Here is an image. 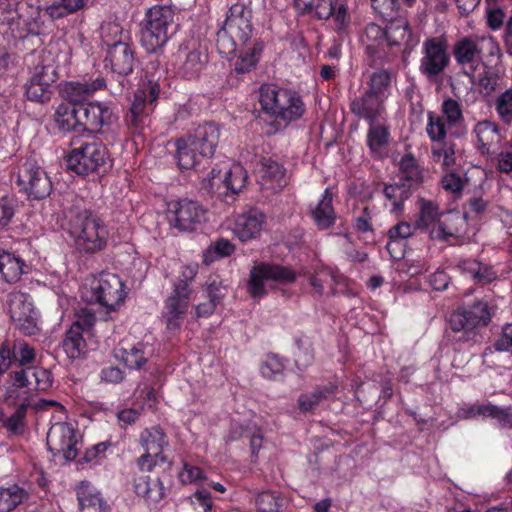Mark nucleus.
<instances>
[{
  "label": "nucleus",
  "instance_id": "f257e3e1",
  "mask_svg": "<svg viewBox=\"0 0 512 512\" xmlns=\"http://www.w3.org/2000/svg\"><path fill=\"white\" fill-rule=\"evenodd\" d=\"M63 229L81 255H95L104 251L109 242V228L101 216L83 205L74 202L64 213Z\"/></svg>",
  "mask_w": 512,
  "mask_h": 512
},
{
  "label": "nucleus",
  "instance_id": "f03ea898",
  "mask_svg": "<svg viewBox=\"0 0 512 512\" xmlns=\"http://www.w3.org/2000/svg\"><path fill=\"white\" fill-rule=\"evenodd\" d=\"M493 315V307L482 300L458 307L448 318V339L454 343H477L480 330L489 325Z\"/></svg>",
  "mask_w": 512,
  "mask_h": 512
},
{
  "label": "nucleus",
  "instance_id": "7ed1b4c3",
  "mask_svg": "<svg viewBox=\"0 0 512 512\" xmlns=\"http://www.w3.org/2000/svg\"><path fill=\"white\" fill-rule=\"evenodd\" d=\"M259 94L261 112L258 117L265 121L267 118L263 116L273 118L277 124H287L301 118L305 111L301 97L295 92L263 85Z\"/></svg>",
  "mask_w": 512,
  "mask_h": 512
},
{
  "label": "nucleus",
  "instance_id": "20e7f679",
  "mask_svg": "<svg viewBox=\"0 0 512 512\" xmlns=\"http://www.w3.org/2000/svg\"><path fill=\"white\" fill-rule=\"evenodd\" d=\"M252 11L237 3L230 7L222 28L217 33V47L221 54L230 55L247 46L253 32Z\"/></svg>",
  "mask_w": 512,
  "mask_h": 512
},
{
  "label": "nucleus",
  "instance_id": "39448f33",
  "mask_svg": "<svg viewBox=\"0 0 512 512\" xmlns=\"http://www.w3.org/2000/svg\"><path fill=\"white\" fill-rule=\"evenodd\" d=\"M220 136L219 127L214 123L198 126L193 132L177 138L174 142L175 157L179 160L190 158H212Z\"/></svg>",
  "mask_w": 512,
  "mask_h": 512
},
{
  "label": "nucleus",
  "instance_id": "423d86ee",
  "mask_svg": "<svg viewBox=\"0 0 512 512\" xmlns=\"http://www.w3.org/2000/svg\"><path fill=\"white\" fill-rule=\"evenodd\" d=\"M174 11L170 6L155 5L151 7L145 18V26L141 31V45L149 53L162 49L173 33Z\"/></svg>",
  "mask_w": 512,
  "mask_h": 512
},
{
  "label": "nucleus",
  "instance_id": "0eeeda50",
  "mask_svg": "<svg viewBox=\"0 0 512 512\" xmlns=\"http://www.w3.org/2000/svg\"><path fill=\"white\" fill-rule=\"evenodd\" d=\"M398 181L393 184H385L383 193L390 202V212L401 214L404 210V203L412 192L419 187L423 181V169L417 162H399Z\"/></svg>",
  "mask_w": 512,
  "mask_h": 512
},
{
  "label": "nucleus",
  "instance_id": "6e6552de",
  "mask_svg": "<svg viewBox=\"0 0 512 512\" xmlns=\"http://www.w3.org/2000/svg\"><path fill=\"white\" fill-rule=\"evenodd\" d=\"M139 443L144 453L136 459V466L141 472H152L157 466L166 465L169 469L171 462L163 453L169 446V438L160 425L145 428L139 435Z\"/></svg>",
  "mask_w": 512,
  "mask_h": 512
},
{
  "label": "nucleus",
  "instance_id": "1a4fd4ad",
  "mask_svg": "<svg viewBox=\"0 0 512 512\" xmlns=\"http://www.w3.org/2000/svg\"><path fill=\"white\" fill-rule=\"evenodd\" d=\"M297 279L296 272L287 266L272 262H259L250 271L248 291L253 298H261L267 294L265 282L290 284Z\"/></svg>",
  "mask_w": 512,
  "mask_h": 512
},
{
  "label": "nucleus",
  "instance_id": "9d476101",
  "mask_svg": "<svg viewBox=\"0 0 512 512\" xmlns=\"http://www.w3.org/2000/svg\"><path fill=\"white\" fill-rule=\"evenodd\" d=\"M91 300L94 303L114 311L125 301L127 292L122 279L114 273L101 272L90 284Z\"/></svg>",
  "mask_w": 512,
  "mask_h": 512
},
{
  "label": "nucleus",
  "instance_id": "9b49d317",
  "mask_svg": "<svg viewBox=\"0 0 512 512\" xmlns=\"http://www.w3.org/2000/svg\"><path fill=\"white\" fill-rule=\"evenodd\" d=\"M207 210L198 202L188 198L168 202L166 217L171 227L187 232L194 231L206 220Z\"/></svg>",
  "mask_w": 512,
  "mask_h": 512
},
{
  "label": "nucleus",
  "instance_id": "f8f14e48",
  "mask_svg": "<svg viewBox=\"0 0 512 512\" xmlns=\"http://www.w3.org/2000/svg\"><path fill=\"white\" fill-rule=\"evenodd\" d=\"M30 295L22 292H13L8 296V313L15 329L24 336H34L40 331L38 314L29 301Z\"/></svg>",
  "mask_w": 512,
  "mask_h": 512
},
{
  "label": "nucleus",
  "instance_id": "ddd939ff",
  "mask_svg": "<svg viewBox=\"0 0 512 512\" xmlns=\"http://www.w3.org/2000/svg\"><path fill=\"white\" fill-rule=\"evenodd\" d=\"M466 216L459 211L449 210L442 214L435 227H432L428 237L432 241L444 243L447 246H461L466 232Z\"/></svg>",
  "mask_w": 512,
  "mask_h": 512
},
{
  "label": "nucleus",
  "instance_id": "4468645a",
  "mask_svg": "<svg viewBox=\"0 0 512 512\" xmlns=\"http://www.w3.org/2000/svg\"><path fill=\"white\" fill-rule=\"evenodd\" d=\"M121 32L119 25L108 23L102 27V39L109 47L107 51L106 61L110 63L113 72L119 75H128L133 71L134 54L127 43L116 41L110 43L109 35Z\"/></svg>",
  "mask_w": 512,
  "mask_h": 512
},
{
  "label": "nucleus",
  "instance_id": "2eb2a0df",
  "mask_svg": "<svg viewBox=\"0 0 512 512\" xmlns=\"http://www.w3.org/2000/svg\"><path fill=\"white\" fill-rule=\"evenodd\" d=\"M37 162H23L18 169L16 183L28 197L41 200L49 196L52 183Z\"/></svg>",
  "mask_w": 512,
  "mask_h": 512
},
{
  "label": "nucleus",
  "instance_id": "dca6fc26",
  "mask_svg": "<svg viewBox=\"0 0 512 512\" xmlns=\"http://www.w3.org/2000/svg\"><path fill=\"white\" fill-rule=\"evenodd\" d=\"M221 170L215 167L211 168L207 176H199L203 189L213 191L218 186V181L225 188V193L231 192L232 195L238 194L245 187L248 180V173L241 162H233L231 167L221 175Z\"/></svg>",
  "mask_w": 512,
  "mask_h": 512
},
{
  "label": "nucleus",
  "instance_id": "f3484780",
  "mask_svg": "<svg viewBox=\"0 0 512 512\" xmlns=\"http://www.w3.org/2000/svg\"><path fill=\"white\" fill-rule=\"evenodd\" d=\"M77 442L75 429L66 422L53 424L46 437L48 450L54 457L62 456L66 461L77 457Z\"/></svg>",
  "mask_w": 512,
  "mask_h": 512
},
{
  "label": "nucleus",
  "instance_id": "a211bd4d",
  "mask_svg": "<svg viewBox=\"0 0 512 512\" xmlns=\"http://www.w3.org/2000/svg\"><path fill=\"white\" fill-rule=\"evenodd\" d=\"M266 224L267 215L256 206H249L235 216L232 232L236 239L245 243L260 238Z\"/></svg>",
  "mask_w": 512,
  "mask_h": 512
},
{
  "label": "nucleus",
  "instance_id": "6ab92c4d",
  "mask_svg": "<svg viewBox=\"0 0 512 512\" xmlns=\"http://www.w3.org/2000/svg\"><path fill=\"white\" fill-rule=\"evenodd\" d=\"M191 289L186 283H176L171 295L164 303V317L166 328L170 331L178 330L190 306Z\"/></svg>",
  "mask_w": 512,
  "mask_h": 512
},
{
  "label": "nucleus",
  "instance_id": "aec40b11",
  "mask_svg": "<svg viewBox=\"0 0 512 512\" xmlns=\"http://www.w3.org/2000/svg\"><path fill=\"white\" fill-rule=\"evenodd\" d=\"M81 127L91 133H101L117 119L112 109L100 102H87L79 106Z\"/></svg>",
  "mask_w": 512,
  "mask_h": 512
},
{
  "label": "nucleus",
  "instance_id": "412c9836",
  "mask_svg": "<svg viewBox=\"0 0 512 512\" xmlns=\"http://www.w3.org/2000/svg\"><path fill=\"white\" fill-rule=\"evenodd\" d=\"M449 56L442 41L430 38L424 42V57L421 59L420 70L429 80H433L448 65Z\"/></svg>",
  "mask_w": 512,
  "mask_h": 512
},
{
  "label": "nucleus",
  "instance_id": "4be33fe9",
  "mask_svg": "<svg viewBox=\"0 0 512 512\" xmlns=\"http://www.w3.org/2000/svg\"><path fill=\"white\" fill-rule=\"evenodd\" d=\"M36 359L35 348L23 339H15L10 347L2 342V374L7 369L31 367Z\"/></svg>",
  "mask_w": 512,
  "mask_h": 512
},
{
  "label": "nucleus",
  "instance_id": "5701e85b",
  "mask_svg": "<svg viewBox=\"0 0 512 512\" xmlns=\"http://www.w3.org/2000/svg\"><path fill=\"white\" fill-rule=\"evenodd\" d=\"M254 173L262 190L276 193L286 185V170L280 162H256Z\"/></svg>",
  "mask_w": 512,
  "mask_h": 512
},
{
  "label": "nucleus",
  "instance_id": "b1692460",
  "mask_svg": "<svg viewBox=\"0 0 512 512\" xmlns=\"http://www.w3.org/2000/svg\"><path fill=\"white\" fill-rule=\"evenodd\" d=\"M474 132L482 155L503 156V151H500L501 136L497 124L490 120L480 121L476 124Z\"/></svg>",
  "mask_w": 512,
  "mask_h": 512
},
{
  "label": "nucleus",
  "instance_id": "393cba45",
  "mask_svg": "<svg viewBox=\"0 0 512 512\" xmlns=\"http://www.w3.org/2000/svg\"><path fill=\"white\" fill-rule=\"evenodd\" d=\"M79 512H112L102 494L89 482L82 481L76 489Z\"/></svg>",
  "mask_w": 512,
  "mask_h": 512
},
{
  "label": "nucleus",
  "instance_id": "a878e982",
  "mask_svg": "<svg viewBox=\"0 0 512 512\" xmlns=\"http://www.w3.org/2000/svg\"><path fill=\"white\" fill-rule=\"evenodd\" d=\"M427 133L435 144L432 147L433 155L444 160L451 158L454 152V145L452 143L444 142L446 137L445 123L442 118L435 117L432 113L428 115Z\"/></svg>",
  "mask_w": 512,
  "mask_h": 512
},
{
  "label": "nucleus",
  "instance_id": "bb28decb",
  "mask_svg": "<svg viewBox=\"0 0 512 512\" xmlns=\"http://www.w3.org/2000/svg\"><path fill=\"white\" fill-rule=\"evenodd\" d=\"M384 101L378 96L365 92L362 96L355 98L350 107L355 115L366 119L372 125L384 112Z\"/></svg>",
  "mask_w": 512,
  "mask_h": 512
},
{
  "label": "nucleus",
  "instance_id": "cd10ccee",
  "mask_svg": "<svg viewBox=\"0 0 512 512\" xmlns=\"http://www.w3.org/2000/svg\"><path fill=\"white\" fill-rule=\"evenodd\" d=\"M105 87V80L103 78H97L91 83L88 82H70L65 84L62 89V95L69 101L68 104L72 106H80L86 104V100L92 96V94Z\"/></svg>",
  "mask_w": 512,
  "mask_h": 512
},
{
  "label": "nucleus",
  "instance_id": "c85d7f7f",
  "mask_svg": "<svg viewBox=\"0 0 512 512\" xmlns=\"http://www.w3.org/2000/svg\"><path fill=\"white\" fill-rule=\"evenodd\" d=\"M337 391L338 385L332 382L325 385H318L313 389V391L303 393L298 397V408L303 414L313 412L323 400H326L331 395L336 394Z\"/></svg>",
  "mask_w": 512,
  "mask_h": 512
},
{
  "label": "nucleus",
  "instance_id": "c756f323",
  "mask_svg": "<svg viewBox=\"0 0 512 512\" xmlns=\"http://www.w3.org/2000/svg\"><path fill=\"white\" fill-rule=\"evenodd\" d=\"M451 162H443V175L440 185L443 190L452 194L454 198H460L464 187L468 183L467 173L461 168L450 167Z\"/></svg>",
  "mask_w": 512,
  "mask_h": 512
},
{
  "label": "nucleus",
  "instance_id": "7c9ffc66",
  "mask_svg": "<svg viewBox=\"0 0 512 512\" xmlns=\"http://www.w3.org/2000/svg\"><path fill=\"white\" fill-rule=\"evenodd\" d=\"M418 207L419 213L415 221V228L429 234L446 211H441L438 203L425 198L418 200Z\"/></svg>",
  "mask_w": 512,
  "mask_h": 512
},
{
  "label": "nucleus",
  "instance_id": "2f4dec72",
  "mask_svg": "<svg viewBox=\"0 0 512 512\" xmlns=\"http://www.w3.org/2000/svg\"><path fill=\"white\" fill-rule=\"evenodd\" d=\"M135 493L153 503L160 502L165 497V486L160 476H140L135 479Z\"/></svg>",
  "mask_w": 512,
  "mask_h": 512
},
{
  "label": "nucleus",
  "instance_id": "473e14b6",
  "mask_svg": "<svg viewBox=\"0 0 512 512\" xmlns=\"http://www.w3.org/2000/svg\"><path fill=\"white\" fill-rule=\"evenodd\" d=\"M145 349L146 345L142 342L128 347L122 346L116 350L115 357L121 360L128 369L140 370L148 361Z\"/></svg>",
  "mask_w": 512,
  "mask_h": 512
},
{
  "label": "nucleus",
  "instance_id": "72a5a7b5",
  "mask_svg": "<svg viewBox=\"0 0 512 512\" xmlns=\"http://www.w3.org/2000/svg\"><path fill=\"white\" fill-rule=\"evenodd\" d=\"M29 405V399L24 398L12 415L5 420L2 418V427L8 431L9 435L16 437L24 435L27 428L26 414Z\"/></svg>",
  "mask_w": 512,
  "mask_h": 512
},
{
  "label": "nucleus",
  "instance_id": "f704fd0d",
  "mask_svg": "<svg viewBox=\"0 0 512 512\" xmlns=\"http://www.w3.org/2000/svg\"><path fill=\"white\" fill-rule=\"evenodd\" d=\"M333 195L329 189H325L322 199L313 211V219L321 229L331 227L335 222V212L332 205Z\"/></svg>",
  "mask_w": 512,
  "mask_h": 512
},
{
  "label": "nucleus",
  "instance_id": "c9c22d12",
  "mask_svg": "<svg viewBox=\"0 0 512 512\" xmlns=\"http://www.w3.org/2000/svg\"><path fill=\"white\" fill-rule=\"evenodd\" d=\"M482 51L478 45L469 38H463L454 46V56L461 65L469 64L474 66L481 60Z\"/></svg>",
  "mask_w": 512,
  "mask_h": 512
},
{
  "label": "nucleus",
  "instance_id": "e433bc0d",
  "mask_svg": "<svg viewBox=\"0 0 512 512\" xmlns=\"http://www.w3.org/2000/svg\"><path fill=\"white\" fill-rule=\"evenodd\" d=\"M158 68L159 63L151 61L147 65L142 87L136 90L143 91L146 94V102L148 101L150 104H153L157 100L161 90L159 80L163 74V70H161L159 76H157L156 70Z\"/></svg>",
  "mask_w": 512,
  "mask_h": 512
},
{
  "label": "nucleus",
  "instance_id": "4c0bfd02",
  "mask_svg": "<svg viewBox=\"0 0 512 512\" xmlns=\"http://www.w3.org/2000/svg\"><path fill=\"white\" fill-rule=\"evenodd\" d=\"M204 296L207 300L205 302L198 303L195 306L197 318L210 317L214 313L217 305H219L223 299V294L215 282L206 287L204 290Z\"/></svg>",
  "mask_w": 512,
  "mask_h": 512
},
{
  "label": "nucleus",
  "instance_id": "58836bf2",
  "mask_svg": "<svg viewBox=\"0 0 512 512\" xmlns=\"http://www.w3.org/2000/svg\"><path fill=\"white\" fill-rule=\"evenodd\" d=\"M25 262L19 257L2 249V279L8 283L17 282L25 272Z\"/></svg>",
  "mask_w": 512,
  "mask_h": 512
},
{
  "label": "nucleus",
  "instance_id": "ea45409f",
  "mask_svg": "<svg viewBox=\"0 0 512 512\" xmlns=\"http://www.w3.org/2000/svg\"><path fill=\"white\" fill-rule=\"evenodd\" d=\"M32 78L37 81H43L46 85H52L57 81V66L51 51L47 50L42 53L41 60L36 65Z\"/></svg>",
  "mask_w": 512,
  "mask_h": 512
},
{
  "label": "nucleus",
  "instance_id": "a19ab883",
  "mask_svg": "<svg viewBox=\"0 0 512 512\" xmlns=\"http://www.w3.org/2000/svg\"><path fill=\"white\" fill-rule=\"evenodd\" d=\"M79 106L70 104H60L55 112V122L62 131L74 130L77 126H81L80 117H78Z\"/></svg>",
  "mask_w": 512,
  "mask_h": 512
},
{
  "label": "nucleus",
  "instance_id": "79ce46f5",
  "mask_svg": "<svg viewBox=\"0 0 512 512\" xmlns=\"http://www.w3.org/2000/svg\"><path fill=\"white\" fill-rule=\"evenodd\" d=\"M62 347L70 359L79 358L86 348L84 334L79 333L78 326L71 325L66 332Z\"/></svg>",
  "mask_w": 512,
  "mask_h": 512
},
{
  "label": "nucleus",
  "instance_id": "37998d69",
  "mask_svg": "<svg viewBox=\"0 0 512 512\" xmlns=\"http://www.w3.org/2000/svg\"><path fill=\"white\" fill-rule=\"evenodd\" d=\"M146 104V94L143 91H136L129 112L126 115V122L129 126L139 128L143 125L148 115Z\"/></svg>",
  "mask_w": 512,
  "mask_h": 512
},
{
  "label": "nucleus",
  "instance_id": "c03bdc74",
  "mask_svg": "<svg viewBox=\"0 0 512 512\" xmlns=\"http://www.w3.org/2000/svg\"><path fill=\"white\" fill-rule=\"evenodd\" d=\"M28 492L18 484L2 487V512L11 511L28 499Z\"/></svg>",
  "mask_w": 512,
  "mask_h": 512
},
{
  "label": "nucleus",
  "instance_id": "a18cd8bd",
  "mask_svg": "<svg viewBox=\"0 0 512 512\" xmlns=\"http://www.w3.org/2000/svg\"><path fill=\"white\" fill-rule=\"evenodd\" d=\"M241 53L234 64V70L237 74H243L251 71L255 67L259 55L262 51V45L256 44L240 48Z\"/></svg>",
  "mask_w": 512,
  "mask_h": 512
},
{
  "label": "nucleus",
  "instance_id": "49530a36",
  "mask_svg": "<svg viewBox=\"0 0 512 512\" xmlns=\"http://www.w3.org/2000/svg\"><path fill=\"white\" fill-rule=\"evenodd\" d=\"M486 419L494 420L500 429L512 430V405L499 406L488 402Z\"/></svg>",
  "mask_w": 512,
  "mask_h": 512
},
{
  "label": "nucleus",
  "instance_id": "de8ad7c7",
  "mask_svg": "<svg viewBox=\"0 0 512 512\" xmlns=\"http://www.w3.org/2000/svg\"><path fill=\"white\" fill-rule=\"evenodd\" d=\"M206 54L199 49H193L187 53L186 59L181 67L183 76L187 79H193L198 76L206 62Z\"/></svg>",
  "mask_w": 512,
  "mask_h": 512
},
{
  "label": "nucleus",
  "instance_id": "09e8293b",
  "mask_svg": "<svg viewBox=\"0 0 512 512\" xmlns=\"http://www.w3.org/2000/svg\"><path fill=\"white\" fill-rule=\"evenodd\" d=\"M106 156V148L100 143H86L79 148L71 150L66 160H73L78 157L87 160H104Z\"/></svg>",
  "mask_w": 512,
  "mask_h": 512
},
{
  "label": "nucleus",
  "instance_id": "8fccbe9b",
  "mask_svg": "<svg viewBox=\"0 0 512 512\" xmlns=\"http://www.w3.org/2000/svg\"><path fill=\"white\" fill-rule=\"evenodd\" d=\"M283 502V497L276 491H264L255 499V505L259 512H280Z\"/></svg>",
  "mask_w": 512,
  "mask_h": 512
},
{
  "label": "nucleus",
  "instance_id": "3c124183",
  "mask_svg": "<svg viewBox=\"0 0 512 512\" xmlns=\"http://www.w3.org/2000/svg\"><path fill=\"white\" fill-rule=\"evenodd\" d=\"M284 367L282 358L276 354H268L261 364L260 372L264 378L276 380L283 374Z\"/></svg>",
  "mask_w": 512,
  "mask_h": 512
},
{
  "label": "nucleus",
  "instance_id": "603ef678",
  "mask_svg": "<svg viewBox=\"0 0 512 512\" xmlns=\"http://www.w3.org/2000/svg\"><path fill=\"white\" fill-rule=\"evenodd\" d=\"M51 86L46 85L43 81H37L31 78L29 83L26 85V96L31 101L44 103L51 98Z\"/></svg>",
  "mask_w": 512,
  "mask_h": 512
},
{
  "label": "nucleus",
  "instance_id": "864d4df0",
  "mask_svg": "<svg viewBox=\"0 0 512 512\" xmlns=\"http://www.w3.org/2000/svg\"><path fill=\"white\" fill-rule=\"evenodd\" d=\"M389 132L384 125L372 124L367 135L370 150L376 154L380 149L386 146L388 142Z\"/></svg>",
  "mask_w": 512,
  "mask_h": 512
},
{
  "label": "nucleus",
  "instance_id": "5fc2aeb1",
  "mask_svg": "<svg viewBox=\"0 0 512 512\" xmlns=\"http://www.w3.org/2000/svg\"><path fill=\"white\" fill-rule=\"evenodd\" d=\"M495 109L502 122L512 123V89L504 91L497 97Z\"/></svg>",
  "mask_w": 512,
  "mask_h": 512
},
{
  "label": "nucleus",
  "instance_id": "6e6d98bb",
  "mask_svg": "<svg viewBox=\"0 0 512 512\" xmlns=\"http://www.w3.org/2000/svg\"><path fill=\"white\" fill-rule=\"evenodd\" d=\"M390 86V75L386 71L373 73L370 79V87L366 91L382 99L387 98V89Z\"/></svg>",
  "mask_w": 512,
  "mask_h": 512
},
{
  "label": "nucleus",
  "instance_id": "4d7b16f0",
  "mask_svg": "<svg viewBox=\"0 0 512 512\" xmlns=\"http://www.w3.org/2000/svg\"><path fill=\"white\" fill-rule=\"evenodd\" d=\"M66 170L77 176L87 178L94 174H99L98 170L101 165L107 162H66Z\"/></svg>",
  "mask_w": 512,
  "mask_h": 512
},
{
  "label": "nucleus",
  "instance_id": "13d9d810",
  "mask_svg": "<svg viewBox=\"0 0 512 512\" xmlns=\"http://www.w3.org/2000/svg\"><path fill=\"white\" fill-rule=\"evenodd\" d=\"M499 81L500 75L497 72L485 70L479 75L478 84L480 93L485 96L491 95L499 86Z\"/></svg>",
  "mask_w": 512,
  "mask_h": 512
},
{
  "label": "nucleus",
  "instance_id": "bf43d9fd",
  "mask_svg": "<svg viewBox=\"0 0 512 512\" xmlns=\"http://www.w3.org/2000/svg\"><path fill=\"white\" fill-rule=\"evenodd\" d=\"M442 111L449 125H456L463 119L460 104L452 98H448L443 102Z\"/></svg>",
  "mask_w": 512,
  "mask_h": 512
},
{
  "label": "nucleus",
  "instance_id": "052dcab7",
  "mask_svg": "<svg viewBox=\"0 0 512 512\" xmlns=\"http://www.w3.org/2000/svg\"><path fill=\"white\" fill-rule=\"evenodd\" d=\"M410 37L409 25H391L387 29L386 40L390 45H399L405 38Z\"/></svg>",
  "mask_w": 512,
  "mask_h": 512
},
{
  "label": "nucleus",
  "instance_id": "680f3d73",
  "mask_svg": "<svg viewBox=\"0 0 512 512\" xmlns=\"http://www.w3.org/2000/svg\"><path fill=\"white\" fill-rule=\"evenodd\" d=\"M179 479L183 484H190L204 480L205 475L201 468L189 463H184L183 469L179 473Z\"/></svg>",
  "mask_w": 512,
  "mask_h": 512
},
{
  "label": "nucleus",
  "instance_id": "e2e57ef3",
  "mask_svg": "<svg viewBox=\"0 0 512 512\" xmlns=\"http://www.w3.org/2000/svg\"><path fill=\"white\" fill-rule=\"evenodd\" d=\"M415 229V225L412 226L409 222L401 221L389 229L388 239L405 240L413 235Z\"/></svg>",
  "mask_w": 512,
  "mask_h": 512
},
{
  "label": "nucleus",
  "instance_id": "0e129e2a",
  "mask_svg": "<svg viewBox=\"0 0 512 512\" xmlns=\"http://www.w3.org/2000/svg\"><path fill=\"white\" fill-rule=\"evenodd\" d=\"M493 346L496 351L512 353V323L504 325L501 335L495 340Z\"/></svg>",
  "mask_w": 512,
  "mask_h": 512
},
{
  "label": "nucleus",
  "instance_id": "69168bd1",
  "mask_svg": "<svg viewBox=\"0 0 512 512\" xmlns=\"http://www.w3.org/2000/svg\"><path fill=\"white\" fill-rule=\"evenodd\" d=\"M95 321H96L95 315L92 312H90L86 309H83L77 315V318L72 323V325L78 326L79 333L89 335L91 332V329L93 328V326L95 324Z\"/></svg>",
  "mask_w": 512,
  "mask_h": 512
},
{
  "label": "nucleus",
  "instance_id": "338daca9",
  "mask_svg": "<svg viewBox=\"0 0 512 512\" xmlns=\"http://www.w3.org/2000/svg\"><path fill=\"white\" fill-rule=\"evenodd\" d=\"M192 504L202 509V512H211L213 507L211 492L207 489L197 490L191 497Z\"/></svg>",
  "mask_w": 512,
  "mask_h": 512
},
{
  "label": "nucleus",
  "instance_id": "774afa93",
  "mask_svg": "<svg viewBox=\"0 0 512 512\" xmlns=\"http://www.w3.org/2000/svg\"><path fill=\"white\" fill-rule=\"evenodd\" d=\"M337 0H315L314 7L316 16L319 19H328L334 15L336 10Z\"/></svg>",
  "mask_w": 512,
  "mask_h": 512
}]
</instances>
